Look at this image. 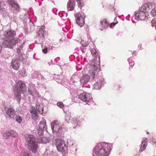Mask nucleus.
I'll list each match as a JSON object with an SVG mask.
<instances>
[{
    "instance_id": "a878e982",
    "label": "nucleus",
    "mask_w": 156,
    "mask_h": 156,
    "mask_svg": "<svg viewBox=\"0 0 156 156\" xmlns=\"http://www.w3.org/2000/svg\"><path fill=\"white\" fill-rule=\"evenodd\" d=\"M32 116L33 117V119H36L38 118V115L37 112L35 111H34L32 113Z\"/></svg>"
},
{
    "instance_id": "412c9836",
    "label": "nucleus",
    "mask_w": 156,
    "mask_h": 156,
    "mask_svg": "<svg viewBox=\"0 0 156 156\" xmlns=\"http://www.w3.org/2000/svg\"><path fill=\"white\" fill-rule=\"evenodd\" d=\"M28 92L32 95H34L37 93V90L35 88L34 85H30L28 88Z\"/></svg>"
},
{
    "instance_id": "e433bc0d",
    "label": "nucleus",
    "mask_w": 156,
    "mask_h": 156,
    "mask_svg": "<svg viewBox=\"0 0 156 156\" xmlns=\"http://www.w3.org/2000/svg\"><path fill=\"white\" fill-rule=\"evenodd\" d=\"M38 110H39V112L40 113H41V114H42V112H43V111L42 110V112H41V111L40 110H39V108H38Z\"/></svg>"
},
{
    "instance_id": "7ed1b4c3",
    "label": "nucleus",
    "mask_w": 156,
    "mask_h": 156,
    "mask_svg": "<svg viewBox=\"0 0 156 156\" xmlns=\"http://www.w3.org/2000/svg\"><path fill=\"white\" fill-rule=\"evenodd\" d=\"M27 90L25 83L21 80H19L16 83V87L14 89V94L18 101L21 99V94H23Z\"/></svg>"
},
{
    "instance_id": "2eb2a0df",
    "label": "nucleus",
    "mask_w": 156,
    "mask_h": 156,
    "mask_svg": "<svg viewBox=\"0 0 156 156\" xmlns=\"http://www.w3.org/2000/svg\"><path fill=\"white\" fill-rule=\"evenodd\" d=\"M75 3L74 0H69L67 3V8L68 10H73L75 7Z\"/></svg>"
},
{
    "instance_id": "4468645a",
    "label": "nucleus",
    "mask_w": 156,
    "mask_h": 156,
    "mask_svg": "<svg viewBox=\"0 0 156 156\" xmlns=\"http://www.w3.org/2000/svg\"><path fill=\"white\" fill-rule=\"evenodd\" d=\"M51 126L53 132H57L60 129V126L57 122L54 121L52 122Z\"/></svg>"
},
{
    "instance_id": "473e14b6",
    "label": "nucleus",
    "mask_w": 156,
    "mask_h": 156,
    "mask_svg": "<svg viewBox=\"0 0 156 156\" xmlns=\"http://www.w3.org/2000/svg\"><path fill=\"white\" fill-rule=\"evenodd\" d=\"M152 26L155 27L156 29V18L153 19L151 21Z\"/></svg>"
},
{
    "instance_id": "7c9ffc66",
    "label": "nucleus",
    "mask_w": 156,
    "mask_h": 156,
    "mask_svg": "<svg viewBox=\"0 0 156 156\" xmlns=\"http://www.w3.org/2000/svg\"><path fill=\"white\" fill-rule=\"evenodd\" d=\"M57 104L58 106L60 108H62L64 107V105L62 102H58Z\"/></svg>"
},
{
    "instance_id": "2f4dec72",
    "label": "nucleus",
    "mask_w": 156,
    "mask_h": 156,
    "mask_svg": "<svg viewBox=\"0 0 156 156\" xmlns=\"http://www.w3.org/2000/svg\"><path fill=\"white\" fill-rule=\"evenodd\" d=\"M151 14L153 16H156V8L153 9L151 11Z\"/></svg>"
},
{
    "instance_id": "72a5a7b5",
    "label": "nucleus",
    "mask_w": 156,
    "mask_h": 156,
    "mask_svg": "<svg viewBox=\"0 0 156 156\" xmlns=\"http://www.w3.org/2000/svg\"><path fill=\"white\" fill-rule=\"evenodd\" d=\"M47 50H48V48H46L42 50V51L44 54H46L47 53Z\"/></svg>"
},
{
    "instance_id": "423d86ee",
    "label": "nucleus",
    "mask_w": 156,
    "mask_h": 156,
    "mask_svg": "<svg viewBox=\"0 0 156 156\" xmlns=\"http://www.w3.org/2000/svg\"><path fill=\"white\" fill-rule=\"evenodd\" d=\"M20 40L17 37H14L8 41H5L4 44L7 47L12 48L16 44L20 43Z\"/></svg>"
},
{
    "instance_id": "bb28decb",
    "label": "nucleus",
    "mask_w": 156,
    "mask_h": 156,
    "mask_svg": "<svg viewBox=\"0 0 156 156\" xmlns=\"http://www.w3.org/2000/svg\"><path fill=\"white\" fill-rule=\"evenodd\" d=\"M16 121L19 123H20L22 121V119L21 117L19 115H16Z\"/></svg>"
},
{
    "instance_id": "dca6fc26",
    "label": "nucleus",
    "mask_w": 156,
    "mask_h": 156,
    "mask_svg": "<svg viewBox=\"0 0 156 156\" xmlns=\"http://www.w3.org/2000/svg\"><path fill=\"white\" fill-rule=\"evenodd\" d=\"M6 113L7 115L10 118H13L15 115V112L14 109L12 108H8Z\"/></svg>"
},
{
    "instance_id": "6ab92c4d",
    "label": "nucleus",
    "mask_w": 156,
    "mask_h": 156,
    "mask_svg": "<svg viewBox=\"0 0 156 156\" xmlns=\"http://www.w3.org/2000/svg\"><path fill=\"white\" fill-rule=\"evenodd\" d=\"M100 27L102 29H105L108 27V23L106 19H103L100 21Z\"/></svg>"
},
{
    "instance_id": "20e7f679",
    "label": "nucleus",
    "mask_w": 156,
    "mask_h": 156,
    "mask_svg": "<svg viewBox=\"0 0 156 156\" xmlns=\"http://www.w3.org/2000/svg\"><path fill=\"white\" fill-rule=\"evenodd\" d=\"M27 147L33 153L37 151L38 147L37 144L35 141V138L32 135H28L26 137Z\"/></svg>"
},
{
    "instance_id": "c85d7f7f",
    "label": "nucleus",
    "mask_w": 156,
    "mask_h": 156,
    "mask_svg": "<svg viewBox=\"0 0 156 156\" xmlns=\"http://www.w3.org/2000/svg\"><path fill=\"white\" fill-rule=\"evenodd\" d=\"M44 130L39 128L37 129V133L39 135H42L43 134V131Z\"/></svg>"
},
{
    "instance_id": "1a4fd4ad",
    "label": "nucleus",
    "mask_w": 156,
    "mask_h": 156,
    "mask_svg": "<svg viewBox=\"0 0 156 156\" xmlns=\"http://www.w3.org/2000/svg\"><path fill=\"white\" fill-rule=\"evenodd\" d=\"M148 16L147 13H146L143 10H141L140 9V11H139L138 12L135 14V18L136 20H143L146 17H147L148 18Z\"/></svg>"
},
{
    "instance_id": "f704fd0d",
    "label": "nucleus",
    "mask_w": 156,
    "mask_h": 156,
    "mask_svg": "<svg viewBox=\"0 0 156 156\" xmlns=\"http://www.w3.org/2000/svg\"><path fill=\"white\" fill-rule=\"evenodd\" d=\"M129 64L130 66H133L134 65V62L133 61H131V62H129Z\"/></svg>"
},
{
    "instance_id": "6e6552de",
    "label": "nucleus",
    "mask_w": 156,
    "mask_h": 156,
    "mask_svg": "<svg viewBox=\"0 0 156 156\" xmlns=\"http://www.w3.org/2000/svg\"><path fill=\"white\" fill-rule=\"evenodd\" d=\"M79 98L83 101L86 102L88 105H90L93 102L92 99H90L89 95L84 92L80 94Z\"/></svg>"
},
{
    "instance_id": "5701e85b",
    "label": "nucleus",
    "mask_w": 156,
    "mask_h": 156,
    "mask_svg": "<svg viewBox=\"0 0 156 156\" xmlns=\"http://www.w3.org/2000/svg\"><path fill=\"white\" fill-rule=\"evenodd\" d=\"M45 30V27L44 26L41 27L39 29V30L37 33L38 34L39 36L41 37L43 35V33Z\"/></svg>"
},
{
    "instance_id": "aec40b11",
    "label": "nucleus",
    "mask_w": 156,
    "mask_h": 156,
    "mask_svg": "<svg viewBox=\"0 0 156 156\" xmlns=\"http://www.w3.org/2000/svg\"><path fill=\"white\" fill-rule=\"evenodd\" d=\"M90 79V76L87 74L84 75L80 80L81 83L83 84L87 83Z\"/></svg>"
},
{
    "instance_id": "0eeeda50",
    "label": "nucleus",
    "mask_w": 156,
    "mask_h": 156,
    "mask_svg": "<svg viewBox=\"0 0 156 156\" xmlns=\"http://www.w3.org/2000/svg\"><path fill=\"white\" fill-rule=\"evenodd\" d=\"M75 16L77 24L80 26L82 27L85 23V17L83 14L77 12L75 14Z\"/></svg>"
},
{
    "instance_id": "9b49d317",
    "label": "nucleus",
    "mask_w": 156,
    "mask_h": 156,
    "mask_svg": "<svg viewBox=\"0 0 156 156\" xmlns=\"http://www.w3.org/2000/svg\"><path fill=\"white\" fill-rule=\"evenodd\" d=\"M154 3L153 2L145 3L141 6L140 9L148 13V12L154 7Z\"/></svg>"
},
{
    "instance_id": "f8f14e48",
    "label": "nucleus",
    "mask_w": 156,
    "mask_h": 156,
    "mask_svg": "<svg viewBox=\"0 0 156 156\" xmlns=\"http://www.w3.org/2000/svg\"><path fill=\"white\" fill-rule=\"evenodd\" d=\"M20 61L18 59H13L11 62V66L13 69L18 70L20 66Z\"/></svg>"
},
{
    "instance_id": "ddd939ff",
    "label": "nucleus",
    "mask_w": 156,
    "mask_h": 156,
    "mask_svg": "<svg viewBox=\"0 0 156 156\" xmlns=\"http://www.w3.org/2000/svg\"><path fill=\"white\" fill-rule=\"evenodd\" d=\"M98 78L96 83L94 85V88L95 89H100L103 81V79L102 78L100 77Z\"/></svg>"
},
{
    "instance_id": "58836bf2",
    "label": "nucleus",
    "mask_w": 156,
    "mask_h": 156,
    "mask_svg": "<svg viewBox=\"0 0 156 156\" xmlns=\"http://www.w3.org/2000/svg\"><path fill=\"white\" fill-rule=\"evenodd\" d=\"M114 86H115V89H116V88H116V86H117V85H115Z\"/></svg>"
},
{
    "instance_id": "c9c22d12",
    "label": "nucleus",
    "mask_w": 156,
    "mask_h": 156,
    "mask_svg": "<svg viewBox=\"0 0 156 156\" xmlns=\"http://www.w3.org/2000/svg\"><path fill=\"white\" fill-rule=\"evenodd\" d=\"M46 140V138L45 137H42L41 138V140L43 143H46V141H44V140Z\"/></svg>"
},
{
    "instance_id": "a211bd4d",
    "label": "nucleus",
    "mask_w": 156,
    "mask_h": 156,
    "mask_svg": "<svg viewBox=\"0 0 156 156\" xmlns=\"http://www.w3.org/2000/svg\"><path fill=\"white\" fill-rule=\"evenodd\" d=\"M147 139L146 138L144 140L142 141L139 150L140 152H141L145 150L147 144Z\"/></svg>"
},
{
    "instance_id": "b1692460",
    "label": "nucleus",
    "mask_w": 156,
    "mask_h": 156,
    "mask_svg": "<svg viewBox=\"0 0 156 156\" xmlns=\"http://www.w3.org/2000/svg\"><path fill=\"white\" fill-rule=\"evenodd\" d=\"M78 2V6L82 9V8L84 6V2L83 0H77Z\"/></svg>"
},
{
    "instance_id": "4c0bfd02",
    "label": "nucleus",
    "mask_w": 156,
    "mask_h": 156,
    "mask_svg": "<svg viewBox=\"0 0 156 156\" xmlns=\"http://www.w3.org/2000/svg\"><path fill=\"white\" fill-rule=\"evenodd\" d=\"M117 23H118V22H117L116 23H113L114 25L115 26L116 24Z\"/></svg>"
},
{
    "instance_id": "4be33fe9",
    "label": "nucleus",
    "mask_w": 156,
    "mask_h": 156,
    "mask_svg": "<svg viewBox=\"0 0 156 156\" xmlns=\"http://www.w3.org/2000/svg\"><path fill=\"white\" fill-rule=\"evenodd\" d=\"M40 129L46 130L47 129L46 121L42 119L40 122L39 128Z\"/></svg>"
},
{
    "instance_id": "f257e3e1",
    "label": "nucleus",
    "mask_w": 156,
    "mask_h": 156,
    "mask_svg": "<svg viewBox=\"0 0 156 156\" xmlns=\"http://www.w3.org/2000/svg\"><path fill=\"white\" fill-rule=\"evenodd\" d=\"M111 144L108 143L101 142L97 144L94 148L96 156H108L111 150Z\"/></svg>"
},
{
    "instance_id": "9d476101",
    "label": "nucleus",
    "mask_w": 156,
    "mask_h": 156,
    "mask_svg": "<svg viewBox=\"0 0 156 156\" xmlns=\"http://www.w3.org/2000/svg\"><path fill=\"white\" fill-rule=\"evenodd\" d=\"M15 31L11 30H7L4 32L3 35L4 39L6 41H8L16 34Z\"/></svg>"
},
{
    "instance_id": "f3484780",
    "label": "nucleus",
    "mask_w": 156,
    "mask_h": 156,
    "mask_svg": "<svg viewBox=\"0 0 156 156\" xmlns=\"http://www.w3.org/2000/svg\"><path fill=\"white\" fill-rule=\"evenodd\" d=\"M9 4H10L12 7L14 8L19 11L20 10V6L18 4L15 2L14 0H8Z\"/></svg>"
},
{
    "instance_id": "393cba45",
    "label": "nucleus",
    "mask_w": 156,
    "mask_h": 156,
    "mask_svg": "<svg viewBox=\"0 0 156 156\" xmlns=\"http://www.w3.org/2000/svg\"><path fill=\"white\" fill-rule=\"evenodd\" d=\"M11 136V130L10 131H7L3 135V138L6 139L8 137Z\"/></svg>"
},
{
    "instance_id": "39448f33",
    "label": "nucleus",
    "mask_w": 156,
    "mask_h": 156,
    "mask_svg": "<svg viewBox=\"0 0 156 156\" xmlns=\"http://www.w3.org/2000/svg\"><path fill=\"white\" fill-rule=\"evenodd\" d=\"M55 144L58 151L64 152L66 149L65 142L60 139H55Z\"/></svg>"
},
{
    "instance_id": "c756f323",
    "label": "nucleus",
    "mask_w": 156,
    "mask_h": 156,
    "mask_svg": "<svg viewBox=\"0 0 156 156\" xmlns=\"http://www.w3.org/2000/svg\"><path fill=\"white\" fill-rule=\"evenodd\" d=\"M20 156H31L30 154L26 152L21 153Z\"/></svg>"
},
{
    "instance_id": "cd10ccee",
    "label": "nucleus",
    "mask_w": 156,
    "mask_h": 156,
    "mask_svg": "<svg viewBox=\"0 0 156 156\" xmlns=\"http://www.w3.org/2000/svg\"><path fill=\"white\" fill-rule=\"evenodd\" d=\"M11 135L14 137H16L17 136V133L14 130H11Z\"/></svg>"
},
{
    "instance_id": "f03ea898",
    "label": "nucleus",
    "mask_w": 156,
    "mask_h": 156,
    "mask_svg": "<svg viewBox=\"0 0 156 156\" xmlns=\"http://www.w3.org/2000/svg\"><path fill=\"white\" fill-rule=\"evenodd\" d=\"M91 52L92 55L96 59L98 57V61L96 59H94L91 62V66L92 69L90 70L89 72L91 76L93 77L92 78H94L95 77L96 74H98V69H99L100 67V57L98 55V54L95 49H92L91 50Z\"/></svg>"
}]
</instances>
